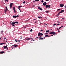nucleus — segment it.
Returning a JSON list of instances; mask_svg holds the SVG:
<instances>
[{"label": "nucleus", "mask_w": 66, "mask_h": 66, "mask_svg": "<svg viewBox=\"0 0 66 66\" xmlns=\"http://www.w3.org/2000/svg\"><path fill=\"white\" fill-rule=\"evenodd\" d=\"M61 28H62V27H63V26H61Z\"/></svg>", "instance_id": "nucleus-61"}, {"label": "nucleus", "mask_w": 66, "mask_h": 66, "mask_svg": "<svg viewBox=\"0 0 66 66\" xmlns=\"http://www.w3.org/2000/svg\"><path fill=\"white\" fill-rule=\"evenodd\" d=\"M1 33H2V34L3 33V31H1Z\"/></svg>", "instance_id": "nucleus-44"}, {"label": "nucleus", "mask_w": 66, "mask_h": 66, "mask_svg": "<svg viewBox=\"0 0 66 66\" xmlns=\"http://www.w3.org/2000/svg\"><path fill=\"white\" fill-rule=\"evenodd\" d=\"M64 10H62L60 12H61V13H62L64 12Z\"/></svg>", "instance_id": "nucleus-14"}, {"label": "nucleus", "mask_w": 66, "mask_h": 66, "mask_svg": "<svg viewBox=\"0 0 66 66\" xmlns=\"http://www.w3.org/2000/svg\"><path fill=\"white\" fill-rule=\"evenodd\" d=\"M8 45H7L6 46H4L3 47L4 48V49H6L7 48V46Z\"/></svg>", "instance_id": "nucleus-11"}, {"label": "nucleus", "mask_w": 66, "mask_h": 66, "mask_svg": "<svg viewBox=\"0 0 66 66\" xmlns=\"http://www.w3.org/2000/svg\"><path fill=\"white\" fill-rule=\"evenodd\" d=\"M39 40H41V37H39Z\"/></svg>", "instance_id": "nucleus-32"}, {"label": "nucleus", "mask_w": 66, "mask_h": 66, "mask_svg": "<svg viewBox=\"0 0 66 66\" xmlns=\"http://www.w3.org/2000/svg\"><path fill=\"white\" fill-rule=\"evenodd\" d=\"M61 13V12H59V13H58L59 14H60V13Z\"/></svg>", "instance_id": "nucleus-34"}, {"label": "nucleus", "mask_w": 66, "mask_h": 66, "mask_svg": "<svg viewBox=\"0 0 66 66\" xmlns=\"http://www.w3.org/2000/svg\"><path fill=\"white\" fill-rule=\"evenodd\" d=\"M33 39H34L33 38H32V39L31 40H33Z\"/></svg>", "instance_id": "nucleus-46"}, {"label": "nucleus", "mask_w": 66, "mask_h": 66, "mask_svg": "<svg viewBox=\"0 0 66 66\" xmlns=\"http://www.w3.org/2000/svg\"><path fill=\"white\" fill-rule=\"evenodd\" d=\"M62 19L63 20H64V18H62Z\"/></svg>", "instance_id": "nucleus-56"}, {"label": "nucleus", "mask_w": 66, "mask_h": 66, "mask_svg": "<svg viewBox=\"0 0 66 66\" xmlns=\"http://www.w3.org/2000/svg\"><path fill=\"white\" fill-rule=\"evenodd\" d=\"M54 25V26H57V25H56V24H53Z\"/></svg>", "instance_id": "nucleus-33"}, {"label": "nucleus", "mask_w": 66, "mask_h": 66, "mask_svg": "<svg viewBox=\"0 0 66 66\" xmlns=\"http://www.w3.org/2000/svg\"><path fill=\"white\" fill-rule=\"evenodd\" d=\"M40 37L41 38H42V37L41 36H40Z\"/></svg>", "instance_id": "nucleus-62"}, {"label": "nucleus", "mask_w": 66, "mask_h": 66, "mask_svg": "<svg viewBox=\"0 0 66 66\" xmlns=\"http://www.w3.org/2000/svg\"><path fill=\"white\" fill-rule=\"evenodd\" d=\"M57 30H59V29H57Z\"/></svg>", "instance_id": "nucleus-52"}, {"label": "nucleus", "mask_w": 66, "mask_h": 66, "mask_svg": "<svg viewBox=\"0 0 66 66\" xmlns=\"http://www.w3.org/2000/svg\"><path fill=\"white\" fill-rule=\"evenodd\" d=\"M37 21H35V23H37Z\"/></svg>", "instance_id": "nucleus-57"}, {"label": "nucleus", "mask_w": 66, "mask_h": 66, "mask_svg": "<svg viewBox=\"0 0 66 66\" xmlns=\"http://www.w3.org/2000/svg\"><path fill=\"white\" fill-rule=\"evenodd\" d=\"M46 4H47L46 3V2H44V3H43V5L44 6H45Z\"/></svg>", "instance_id": "nucleus-8"}, {"label": "nucleus", "mask_w": 66, "mask_h": 66, "mask_svg": "<svg viewBox=\"0 0 66 66\" xmlns=\"http://www.w3.org/2000/svg\"><path fill=\"white\" fill-rule=\"evenodd\" d=\"M15 41L16 42H18V40H17V39H15Z\"/></svg>", "instance_id": "nucleus-24"}, {"label": "nucleus", "mask_w": 66, "mask_h": 66, "mask_svg": "<svg viewBox=\"0 0 66 66\" xmlns=\"http://www.w3.org/2000/svg\"><path fill=\"white\" fill-rule=\"evenodd\" d=\"M45 36L46 37H48V35H45Z\"/></svg>", "instance_id": "nucleus-15"}, {"label": "nucleus", "mask_w": 66, "mask_h": 66, "mask_svg": "<svg viewBox=\"0 0 66 66\" xmlns=\"http://www.w3.org/2000/svg\"><path fill=\"white\" fill-rule=\"evenodd\" d=\"M39 1V0H35V2Z\"/></svg>", "instance_id": "nucleus-23"}, {"label": "nucleus", "mask_w": 66, "mask_h": 66, "mask_svg": "<svg viewBox=\"0 0 66 66\" xmlns=\"http://www.w3.org/2000/svg\"><path fill=\"white\" fill-rule=\"evenodd\" d=\"M60 10V9H57V11H59V10Z\"/></svg>", "instance_id": "nucleus-35"}, {"label": "nucleus", "mask_w": 66, "mask_h": 66, "mask_svg": "<svg viewBox=\"0 0 66 66\" xmlns=\"http://www.w3.org/2000/svg\"><path fill=\"white\" fill-rule=\"evenodd\" d=\"M48 30H47V31H46V32H48Z\"/></svg>", "instance_id": "nucleus-39"}, {"label": "nucleus", "mask_w": 66, "mask_h": 66, "mask_svg": "<svg viewBox=\"0 0 66 66\" xmlns=\"http://www.w3.org/2000/svg\"><path fill=\"white\" fill-rule=\"evenodd\" d=\"M12 46H15V45H12Z\"/></svg>", "instance_id": "nucleus-58"}, {"label": "nucleus", "mask_w": 66, "mask_h": 66, "mask_svg": "<svg viewBox=\"0 0 66 66\" xmlns=\"http://www.w3.org/2000/svg\"><path fill=\"white\" fill-rule=\"evenodd\" d=\"M51 5H46V9L47 8H50L51 7Z\"/></svg>", "instance_id": "nucleus-2"}, {"label": "nucleus", "mask_w": 66, "mask_h": 66, "mask_svg": "<svg viewBox=\"0 0 66 66\" xmlns=\"http://www.w3.org/2000/svg\"><path fill=\"white\" fill-rule=\"evenodd\" d=\"M38 18H42V17L41 18V16H38Z\"/></svg>", "instance_id": "nucleus-22"}, {"label": "nucleus", "mask_w": 66, "mask_h": 66, "mask_svg": "<svg viewBox=\"0 0 66 66\" xmlns=\"http://www.w3.org/2000/svg\"><path fill=\"white\" fill-rule=\"evenodd\" d=\"M43 36V34L41 32H39L38 34V36Z\"/></svg>", "instance_id": "nucleus-1"}, {"label": "nucleus", "mask_w": 66, "mask_h": 66, "mask_svg": "<svg viewBox=\"0 0 66 66\" xmlns=\"http://www.w3.org/2000/svg\"><path fill=\"white\" fill-rule=\"evenodd\" d=\"M13 4V3H11L10 5V7L11 8L12 6V5Z\"/></svg>", "instance_id": "nucleus-5"}, {"label": "nucleus", "mask_w": 66, "mask_h": 66, "mask_svg": "<svg viewBox=\"0 0 66 66\" xmlns=\"http://www.w3.org/2000/svg\"><path fill=\"white\" fill-rule=\"evenodd\" d=\"M45 18L46 19H47L48 18H46V17H45Z\"/></svg>", "instance_id": "nucleus-49"}, {"label": "nucleus", "mask_w": 66, "mask_h": 66, "mask_svg": "<svg viewBox=\"0 0 66 66\" xmlns=\"http://www.w3.org/2000/svg\"><path fill=\"white\" fill-rule=\"evenodd\" d=\"M38 9H39V10H40L41 11H43V10L42 9L40 8V7L39 6H38Z\"/></svg>", "instance_id": "nucleus-7"}, {"label": "nucleus", "mask_w": 66, "mask_h": 66, "mask_svg": "<svg viewBox=\"0 0 66 66\" xmlns=\"http://www.w3.org/2000/svg\"><path fill=\"white\" fill-rule=\"evenodd\" d=\"M64 7H65V8H66V5Z\"/></svg>", "instance_id": "nucleus-53"}, {"label": "nucleus", "mask_w": 66, "mask_h": 66, "mask_svg": "<svg viewBox=\"0 0 66 66\" xmlns=\"http://www.w3.org/2000/svg\"><path fill=\"white\" fill-rule=\"evenodd\" d=\"M14 13H15L16 12V10H15V9L14 10Z\"/></svg>", "instance_id": "nucleus-21"}, {"label": "nucleus", "mask_w": 66, "mask_h": 66, "mask_svg": "<svg viewBox=\"0 0 66 66\" xmlns=\"http://www.w3.org/2000/svg\"><path fill=\"white\" fill-rule=\"evenodd\" d=\"M33 2H35V1H33Z\"/></svg>", "instance_id": "nucleus-64"}, {"label": "nucleus", "mask_w": 66, "mask_h": 66, "mask_svg": "<svg viewBox=\"0 0 66 66\" xmlns=\"http://www.w3.org/2000/svg\"><path fill=\"white\" fill-rule=\"evenodd\" d=\"M60 31H59V30H58V32H60Z\"/></svg>", "instance_id": "nucleus-43"}, {"label": "nucleus", "mask_w": 66, "mask_h": 66, "mask_svg": "<svg viewBox=\"0 0 66 66\" xmlns=\"http://www.w3.org/2000/svg\"><path fill=\"white\" fill-rule=\"evenodd\" d=\"M18 9H19V10L20 11V9L19 8V7H18Z\"/></svg>", "instance_id": "nucleus-48"}, {"label": "nucleus", "mask_w": 66, "mask_h": 66, "mask_svg": "<svg viewBox=\"0 0 66 66\" xmlns=\"http://www.w3.org/2000/svg\"><path fill=\"white\" fill-rule=\"evenodd\" d=\"M50 36H49V35H48V37H50Z\"/></svg>", "instance_id": "nucleus-38"}, {"label": "nucleus", "mask_w": 66, "mask_h": 66, "mask_svg": "<svg viewBox=\"0 0 66 66\" xmlns=\"http://www.w3.org/2000/svg\"><path fill=\"white\" fill-rule=\"evenodd\" d=\"M18 42H20V40H18Z\"/></svg>", "instance_id": "nucleus-55"}, {"label": "nucleus", "mask_w": 66, "mask_h": 66, "mask_svg": "<svg viewBox=\"0 0 66 66\" xmlns=\"http://www.w3.org/2000/svg\"><path fill=\"white\" fill-rule=\"evenodd\" d=\"M50 0H46V1H50Z\"/></svg>", "instance_id": "nucleus-51"}, {"label": "nucleus", "mask_w": 66, "mask_h": 66, "mask_svg": "<svg viewBox=\"0 0 66 66\" xmlns=\"http://www.w3.org/2000/svg\"><path fill=\"white\" fill-rule=\"evenodd\" d=\"M60 7H63V6H64V4H60Z\"/></svg>", "instance_id": "nucleus-6"}, {"label": "nucleus", "mask_w": 66, "mask_h": 66, "mask_svg": "<svg viewBox=\"0 0 66 66\" xmlns=\"http://www.w3.org/2000/svg\"><path fill=\"white\" fill-rule=\"evenodd\" d=\"M5 2H6V1L7 2H9L8 0H5Z\"/></svg>", "instance_id": "nucleus-20"}, {"label": "nucleus", "mask_w": 66, "mask_h": 66, "mask_svg": "<svg viewBox=\"0 0 66 66\" xmlns=\"http://www.w3.org/2000/svg\"><path fill=\"white\" fill-rule=\"evenodd\" d=\"M19 17V15H13V18H16L17 17L18 18Z\"/></svg>", "instance_id": "nucleus-3"}, {"label": "nucleus", "mask_w": 66, "mask_h": 66, "mask_svg": "<svg viewBox=\"0 0 66 66\" xmlns=\"http://www.w3.org/2000/svg\"><path fill=\"white\" fill-rule=\"evenodd\" d=\"M5 53V52L3 51L1 52H0V53L1 54H2L3 53Z\"/></svg>", "instance_id": "nucleus-10"}, {"label": "nucleus", "mask_w": 66, "mask_h": 66, "mask_svg": "<svg viewBox=\"0 0 66 66\" xmlns=\"http://www.w3.org/2000/svg\"><path fill=\"white\" fill-rule=\"evenodd\" d=\"M14 23H18V24L19 23H18V22H14Z\"/></svg>", "instance_id": "nucleus-16"}, {"label": "nucleus", "mask_w": 66, "mask_h": 66, "mask_svg": "<svg viewBox=\"0 0 66 66\" xmlns=\"http://www.w3.org/2000/svg\"><path fill=\"white\" fill-rule=\"evenodd\" d=\"M32 29H31L30 30V32H32Z\"/></svg>", "instance_id": "nucleus-31"}, {"label": "nucleus", "mask_w": 66, "mask_h": 66, "mask_svg": "<svg viewBox=\"0 0 66 66\" xmlns=\"http://www.w3.org/2000/svg\"><path fill=\"white\" fill-rule=\"evenodd\" d=\"M40 31H42V32H43V30H40Z\"/></svg>", "instance_id": "nucleus-41"}, {"label": "nucleus", "mask_w": 66, "mask_h": 66, "mask_svg": "<svg viewBox=\"0 0 66 66\" xmlns=\"http://www.w3.org/2000/svg\"><path fill=\"white\" fill-rule=\"evenodd\" d=\"M62 28V27H60L59 28V29H60L61 28Z\"/></svg>", "instance_id": "nucleus-37"}, {"label": "nucleus", "mask_w": 66, "mask_h": 66, "mask_svg": "<svg viewBox=\"0 0 66 66\" xmlns=\"http://www.w3.org/2000/svg\"><path fill=\"white\" fill-rule=\"evenodd\" d=\"M48 32H50V30H48Z\"/></svg>", "instance_id": "nucleus-59"}, {"label": "nucleus", "mask_w": 66, "mask_h": 66, "mask_svg": "<svg viewBox=\"0 0 66 66\" xmlns=\"http://www.w3.org/2000/svg\"><path fill=\"white\" fill-rule=\"evenodd\" d=\"M56 33L55 32H54V31L53 32V35H56Z\"/></svg>", "instance_id": "nucleus-12"}, {"label": "nucleus", "mask_w": 66, "mask_h": 66, "mask_svg": "<svg viewBox=\"0 0 66 66\" xmlns=\"http://www.w3.org/2000/svg\"><path fill=\"white\" fill-rule=\"evenodd\" d=\"M46 34H48V32H46Z\"/></svg>", "instance_id": "nucleus-40"}, {"label": "nucleus", "mask_w": 66, "mask_h": 66, "mask_svg": "<svg viewBox=\"0 0 66 66\" xmlns=\"http://www.w3.org/2000/svg\"><path fill=\"white\" fill-rule=\"evenodd\" d=\"M51 36H53V35H51Z\"/></svg>", "instance_id": "nucleus-60"}, {"label": "nucleus", "mask_w": 66, "mask_h": 66, "mask_svg": "<svg viewBox=\"0 0 66 66\" xmlns=\"http://www.w3.org/2000/svg\"><path fill=\"white\" fill-rule=\"evenodd\" d=\"M7 49L8 50V48L7 47Z\"/></svg>", "instance_id": "nucleus-54"}, {"label": "nucleus", "mask_w": 66, "mask_h": 66, "mask_svg": "<svg viewBox=\"0 0 66 66\" xmlns=\"http://www.w3.org/2000/svg\"><path fill=\"white\" fill-rule=\"evenodd\" d=\"M22 39V37H21L20 38V39Z\"/></svg>", "instance_id": "nucleus-50"}, {"label": "nucleus", "mask_w": 66, "mask_h": 66, "mask_svg": "<svg viewBox=\"0 0 66 66\" xmlns=\"http://www.w3.org/2000/svg\"><path fill=\"white\" fill-rule=\"evenodd\" d=\"M6 39V37H5V38H4V40H5V39Z\"/></svg>", "instance_id": "nucleus-36"}, {"label": "nucleus", "mask_w": 66, "mask_h": 66, "mask_svg": "<svg viewBox=\"0 0 66 66\" xmlns=\"http://www.w3.org/2000/svg\"><path fill=\"white\" fill-rule=\"evenodd\" d=\"M13 10H15V7H13Z\"/></svg>", "instance_id": "nucleus-19"}, {"label": "nucleus", "mask_w": 66, "mask_h": 66, "mask_svg": "<svg viewBox=\"0 0 66 66\" xmlns=\"http://www.w3.org/2000/svg\"><path fill=\"white\" fill-rule=\"evenodd\" d=\"M18 46V45H15V46H14V47H16L17 46Z\"/></svg>", "instance_id": "nucleus-25"}, {"label": "nucleus", "mask_w": 66, "mask_h": 66, "mask_svg": "<svg viewBox=\"0 0 66 66\" xmlns=\"http://www.w3.org/2000/svg\"><path fill=\"white\" fill-rule=\"evenodd\" d=\"M32 39V38L31 37V38H27V40H30L31 39Z\"/></svg>", "instance_id": "nucleus-13"}, {"label": "nucleus", "mask_w": 66, "mask_h": 66, "mask_svg": "<svg viewBox=\"0 0 66 66\" xmlns=\"http://www.w3.org/2000/svg\"><path fill=\"white\" fill-rule=\"evenodd\" d=\"M22 6H19V8H20V7H21Z\"/></svg>", "instance_id": "nucleus-30"}, {"label": "nucleus", "mask_w": 66, "mask_h": 66, "mask_svg": "<svg viewBox=\"0 0 66 66\" xmlns=\"http://www.w3.org/2000/svg\"><path fill=\"white\" fill-rule=\"evenodd\" d=\"M49 34H53V32L49 33Z\"/></svg>", "instance_id": "nucleus-17"}, {"label": "nucleus", "mask_w": 66, "mask_h": 66, "mask_svg": "<svg viewBox=\"0 0 66 66\" xmlns=\"http://www.w3.org/2000/svg\"><path fill=\"white\" fill-rule=\"evenodd\" d=\"M44 24H46V25L47 24H45V23H44Z\"/></svg>", "instance_id": "nucleus-63"}, {"label": "nucleus", "mask_w": 66, "mask_h": 66, "mask_svg": "<svg viewBox=\"0 0 66 66\" xmlns=\"http://www.w3.org/2000/svg\"><path fill=\"white\" fill-rule=\"evenodd\" d=\"M8 11V9L7 7H6V10H4L5 13H6L7 12V11Z\"/></svg>", "instance_id": "nucleus-4"}, {"label": "nucleus", "mask_w": 66, "mask_h": 66, "mask_svg": "<svg viewBox=\"0 0 66 66\" xmlns=\"http://www.w3.org/2000/svg\"><path fill=\"white\" fill-rule=\"evenodd\" d=\"M60 24H57V25L58 26V25H60Z\"/></svg>", "instance_id": "nucleus-45"}, {"label": "nucleus", "mask_w": 66, "mask_h": 66, "mask_svg": "<svg viewBox=\"0 0 66 66\" xmlns=\"http://www.w3.org/2000/svg\"><path fill=\"white\" fill-rule=\"evenodd\" d=\"M26 3V2L25 1L23 2V4H24V3Z\"/></svg>", "instance_id": "nucleus-29"}, {"label": "nucleus", "mask_w": 66, "mask_h": 66, "mask_svg": "<svg viewBox=\"0 0 66 66\" xmlns=\"http://www.w3.org/2000/svg\"><path fill=\"white\" fill-rule=\"evenodd\" d=\"M44 2V1L43 0L42 1H41V2H42V3H43V2Z\"/></svg>", "instance_id": "nucleus-28"}, {"label": "nucleus", "mask_w": 66, "mask_h": 66, "mask_svg": "<svg viewBox=\"0 0 66 66\" xmlns=\"http://www.w3.org/2000/svg\"><path fill=\"white\" fill-rule=\"evenodd\" d=\"M5 44V43H0V45H3V44Z\"/></svg>", "instance_id": "nucleus-18"}, {"label": "nucleus", "mask_w": 66, "mask_h": 66, "mask_svg": "<svg viewBox=\"0 0 66 66\" xmlns=\"http://www.w3.org/2000/svg\"><path fill=\"white\" fill-rule=\"evenodd\" d=\"M46 13H49V11H46Z\"/></svg>", "instance_id": "nucleus-26"}, {"label": "nucleus", "mask_w": 66, "mask_h": 66, "mask_svg": "<svg viewBox=\"0 0 66 66\" xmlns=\"http://www.w3.org/2000/svg\"><path fill=\"white\" fill-rule=\"evenodd\" d=\"M44 39H43V38H41V40Z\"/></svg>", "instance_id": "nucleus-27"}, {"label": "nucleus", "mask_w": 66, "mask_h": 66, "mask_svg": "<svg viewBox=\"0 0 66 66\" xmlns=\"http://www.w3.org/2000/svg\"><path fill=\"white\" fill-rule=\"evenodd\" d=\"M11 23L12 24V26H13V27H15V26H14V24H15V23H14V22H12Z\"/></svg>", "instance_id": "nucleus-9"}, {"label": "nucleus", "mask_w": 66, "mask_h": 66, "mask_svg": "<svg viewBox=\"0 0 66 66\" xmlns=\"http://www.w3.org/2000/svg\"><path fill=\"white\" fill-rule=\"evenodd\" d=\"M59 15V13H58L57 14V15L58 16Z\"/></svg>", "instance_id": "nucleus-42"}, {"label": "nucleus", "mask_w": 66, "mask_h": 66, "mask_svg": "<svg viewBox=\"0 0 66 66\" xmlns=\"http://www.w3.org/2000/svg\"><path fill=\"white\" fill-rule=\"evenodd\" d=\"M57 22H58L59 23H60L59 22V21H57Z\"/></svg>", "instance_id": "nucleus-47"}]
</instances>
